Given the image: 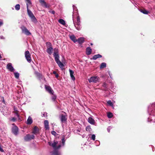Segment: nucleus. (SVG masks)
<instances>
[{
  "label": "nucleus",
  "instance_id": "5701e85b",
  "mask_svg": "<svg viewBox=\"0 0 155 155\" xmlns=\"http://www.w3.org/2000/svg\"><path fill=\"white\" fill-rule=\"evenodd\" d=\"M70 39L74 43L77 41V40L76 39L75 36L74 35H72L70 36Z\"/></svg>",
  "mask_w": 155,
  "mask_h": 155
},
{
  "label": "nucleus",
  "instance_id": "20e7f679",
  "mask_svg": "<svg viewBox=\"0 0 155 155\" xmlns=\"http://www.w3.org/2000/svg\"><path fill=\"white\" fill-rule=\"evenodd\" d=\"M53 55L54 58L56 62L58 65L61 68H63L64 65L59 59V56L58 54V48H55L54 49Z\"/></svg>",
  "mask_w": 155,
  "mask_h": 155
},
{
  "label": "nucleus",
  "instance_id": "aec40b11",
  "mask_svg": "<svg viewBox=\"0 0 155 155\" xmlns=\"http://www.w3.org/2000/svg\"><path fill=\"white\" fill-rule=\"evenodd\" d=\"M88 121L91 124L94 125L95 123V120L91 117H89L88 119Z\"/></svg>",
  "mask_w": 155,
  "mask_h": 155
},
{
  "label": "nucleus",
  "instance_id": "3c124183",
  "mask_svg": "<svg viewBox=\"0 0 155 155\" xmlns=\"http://www.w3.org/2000/svg\"><path fill=\"white\" fill-rule=\"evenodd\" d=\"M106 84L105 83H104V84H103V86L104 87H105L106 86Z\"/></svg>",
  "mask_w": 155,
  "mask_h": 155
},
{
  "label": "nucleus",
  "instance_id": "e433bc0d",
  "mask_svg": "<svg viewBox=\"0 0 155 155\" xmlns=\"http://www.w3.org/2000/svg\"><path fill=\"white\" fill-rule=\"evenodd\" d=\"M91 139L94 140H95V135L94 134H92L91 136Z\"/></svg>",
  "mask_w": 155,
  "mask_h": 155
},
{
  "label": "nucleus",
  "instance_id": "a18cd8bd",
  "mask_svg": "<svg viewBox=\"0 0 155 155\" xmlns=\"http://www.w3.org/2000/svg\"><path fill=\"white\" fill-rule=\"evenodd\" d=\"M89 129H91V128L90 126H87L86 127V130H89Z\"/></svg>",
  "mask_w": 155,
  "mask_h": 155
},
{
  "label": "nucleus",
  "instance_id": "6ab92c4d",
  "mask_svg": "<svg viewBox=\"0 0 155 155\" xmlns=\"http://www.w3.org/2000/svg\"><path fill=\"white\" fill-rule=\"evenodd\" d=\"M102 57V55L100 54H97L95 55H94L93 58H91V59H93L94 60H96L97 58H101Z\"/></svg>",
  "mask_w": 155,
  "mask_h": 155
},
{
  "label": "nucleus",
  "instance_id": "5fc2aeb1",
  "mask_svg": "<svg viewBox=\"0 0 155 155\" xmlns=\"http://www.w3.org/2000/svg\"><path fill=\"white\" fill-rule=\"evenodd\" d=\"M3 102H4V103L5 102V101L4 100H3Z\"/></svg>",
  "mask_w": 155,
  "mask_h": 155
},
{
  "label": "nucleus",
  "instance_id": "6e6552de",
  "mask_svg": "<svg viewBox=\"0 0 155 155\" xmlns=\"http://www.w3.org/2000/svg\"><path fill=\"white\" fill-rule=\"evenodd\" d=\"M21 29L23 33L27 35H31V33L29 30L25 27L23 26L21 27Z\"/></svg>",
  "mask_w": 155,
  "mask_h": 155
},
{
  "label": "nucleus",
  "instance_id": "09e8293b",
  "mask_svg": "<svg viewBox=\"0 0 155 155\" xmlns=\"http://www.w3.org/2000/svg\"><path fill=\"white\" fill-rule=\"evenodd\" d=\"M0 38L1 39H4L5 38L2 36H0Z\"/></svg>",
  "mask_w": 155,
  "mask_h": 155
},
{
  "label": "nucleus",
  "instance_id": "2f4dec72",
  "mask_svg": "<svg viewBox=\"0 0 155 155\" xmlns=\"http://www.w3.org/2000/svg\"><path fill=\"white\" fill-rule=\"evenodd\" d=\"M37 75L38 77L40 79H42L43 78V76L42 74H40L39 73H37Z\"/></svg>",
  "mask_w": 155,
  "mask_h": 155
},
{
  "label": "nucleus",
  "instance_id": "9d476101",
  "mask_svg": "<svg viewBox=\"0 0 155 155\" xmlns=\"http://www.w3.org/2000/svg\"><path fill=\"white\" fill-rule=\"evenodd\" d=\"M34 138L35 136L33 134H28L25 137L24 139L26 141H28L34 139Z\"/></svg>",
  "mask_w": 155,
  "mask_h": 155
},
{
  "label": "nucleus",
  "instance_id": "4468645a",
  "mask_svg": "<svg viewBox=\"0 0 155 155\" xmlns=\"http://www.w3.org/2000/svg\"><path fill=\"white\" fill-rule=\"evenodd\" d=\"M39 129L36 126H35L33 128L32 133L35 134H37L39 133Z\"/></svg>",
  "mask_w": 155,
  "mask_h": 155
},
{
  "label": "nucleus",
  "instance_id": "7ed1b4c3",
  "mask_svg": "<svg viewBox=\"0 0 155 155\" xmlns=\"http://www.w3.org/2000/svg\"><path fill=\"white\" fill-rule=\"evenodd\" d=\"M58 142L57 141H54L52 143V142H49L48 143V144L51 146L54 149V150L52 152V155H61V153L58 151V149H59L61 147V145L60 144L57 146Z\"/></svg>",
  "mask_w": 155,
  "mask_h": 155
},
{
  "label": "nucleus",
  "instance_id": "4c0bfd02",
  "mask_svg": "<svg viewBox=\"0 0 155 155\" xmlns=\"http://www.w3.org/2000/svg\"><path fill=\"white\" fill-rule=\"evenodd\" d=\"M16 119L15 117H12L10 119V120L13 121L15 122L16 120Z\"/></svg>",
  "mask_w": 155,
  "mask_h": 155
},
{
  "label": "nucleus",
  "instance_id": "473e14b6",
  "mask_svg": "<svg viewBox=\"0 0 155 155\" xmlns=\"http://www.w3.org/2000/svg\"><path fill=\"white\" fill-rule=\"evenodd\" d=\"M57 98V97L55 95H54L53 94V96H52V101H54L55 102L56 101V100Z\"/></svg>",
  "mask_w": 155,
  "mask_h": 155
},
{
  "label": "nucleus",
  "instance_id": "f3484780",
  "mask_svg": "<svg viewBox=\"0 0 155 155\" xmlns=\"http://www.w3.org/2000/svg\"><path fill=\"white\" fill-rule=\"evenodd\" d=\"M60 118L61 123H65L66 121L67 118L66 116L64 115H62Z\"/></svg>",
  "mask_w": 155,
  "mask_h": 155
},
{
  "label": "nucleus",
  "instance_id": "c85d7f7f",
  "mask_svg": "<svg viewBox=\"0 0 155 155\" xmlns=\"http://www.w3.org/2000/svg\"><path fill=\"white\" fill-rule=\"evenodd\" d=\"M107 116L108 118H111L113 117V114L112 113L110 112H108L107 114Z\"/></svg>",
  "mask_w": 155,
  "mask_h": 155
},
{
  "label": "nucleus",
  "instance_id": "39448f33",
  "mask_svg": "<svg viewBox=\"0 0 155 155\" xmlns=\"http://www.w3.org/2000/svg\"><path fill=\"white\" fill-rule=\"evenodd\" d=\"M27 9L28 15L31 18V21L35 22L37 21V20L32 12L28 8V4H27Z\"/></svg>",
  "mask_w": 155,
  "mask_h": 155
},
{
  "label": "nucleus",
  "instance_id": "8fccbe9b",
  "mask_svg": "<svg viewBox=\"0 0 155 155\" xmlns=\"http://www.w3.org/2000/svg\"><path fill=\"white\" fill-rule=\"evenodd\" d=\"M3 24V22L2 21H0V26L2 25Z\"/></svg>",
  "mask_w": 155,
  "mask_h": 155
},
{
  "label": "nucleus",
  "instance_id": "72a5a7b5",
  "mask_svg": "<svg viewBox=\"0 0 155 155\" xmlns=\"http://www.w3.org/2000/svg\"><path fill=\"white\" fill-rule=\"evenodd\" d=\"M14 110L15 111V114H16L17 117L18 118V119L20 120V118H19V115L18 114V111L15 109H14Z\"/></svg>",
  "mask_w": 155,
  "mask_h": 155
},
{
  "label": "nucleus",
  "instance_id": "c756f323",
  "mask_svg": "<svg viewBox=\"0 0 155 155\" xmlns=\"http://www.w3.org/2000/svg\"><path fill=\"white\" fill-rule=\"evenodd\" d=\"M20 5L19 4H17L15 6V8L16 10L18 11L20 9Z\"/></svg>",
  "mask_w": 155,
  "mask_h": 155
},
{
  "label": "nucleus",
  "instance_id": "f257e3e1",
  "mask_svg": "<svg viewBox=\"0 0 155 155\" xmlns=\"http://www.w3.org/2000/svg\"><path fill=\"white\" fill-rule=\"evenodd\" d=\"M73 8L74 12L72 15V19L74 24L76 28L79 31L81 30V25L80 24V18L78 15L76 7L73 5Z\"/></svg>",
  "mask_w": 155,
  "mask_h": 155
},
{
  "label": "nucleus",
  "instance_id": "a19ab883",
  "mask_svg": "<svg viewBox=\"0 0 155 155\" xmlns=\"http://www.w3.org/2000/svg\"><path fill=\"white\" fill-rule=\"evenodd\" d=\"M95 143L97 144V145H96L97 146H98L100 144V142L99 141H98V140L96 141Z\"/></svg>",
  "mask_w": 155,
  "mask_h": 155
},
{
  "label": "nucleus",
  "instance_id": "b1692460",
  "mask_svg": "<svg viewBox=\"0 0 155 155\" xmlns=\"http://www.w3.org/2000/svg\"><path fill=\"white\" fill-rule=\"evenodd\" d=\"M78 43L80 44H81L83 43L84 41V38H80L78 39L77 40Z\"/></svg>",
  "mask_w": 155,
  "mask_h": 155
},
{
  "label": "nucleus",
  "instance_id": "c03bdc74",
  "mask_svg": "<svg viewBox=\"0 0 155 155\" xmlns=\"http://www.w3.org/2000/svg\"><path fill=\"white\" fill-rule=\"evenodd\" d=\"M51 134L53 135H55L56 134V132L54 131H52L51 132Z\"/></svg>",
  "mask_w": 155,
  "mask_h": 155
},
{
  "label": "nucleus",
  "instance_id": "ddd939ff",
  "mask_svg": "<svg viewBox=\"0 0 155 155\" xmlns=\"http://www.w3.org/2000/svg\"><path fill=\"white\" fill-rule=\"evenodd\" d=\"M39 1L42 6H44L46 8H49V5L48 4H47L44 0H39Z\"/></svg>",
  "mask_w": 155,
  "mask_h": 155
},
{
  "label": "nucleus",
  "instance_id": "4be33fe9",
  "mask_svg": "<svg viewBox=\"0 0 155 155\" xmlns=\"http://www.w3.org/2000/svg\"><path fill=\"white\" fill-rule=\"evenodd\" d=\"M48 124V120H46L44 121L45 127L46 130H48L49 129Z\"/></svg>",
  "mask_w": 155,
  "mask_h": 155
},
{
  "label": "nucleus",
  "instance_id": "9b49d317",
  "mask_svg": "<svg viewBox=\"0 0 155 155\" xmlns=\"http://www.w3.org/2000/svg\"><path fill=\"white\" fill-rule=\"evenodd\" d=\"M45 88L46 90L50 94H53L54 93V91L52 89L51 87L47 85H45Z\"/></svg>",
  "mask_w": 155,
  "mask_h": 155
},
{
  "label": "nucleus",
  "instance_id": "58836bf2",
  "mask_svg": "<svg viewBox=\"0 0 155 155\" xmlns=\"http://www.w3.org/2000/svg\"><path fill=\"white\" fill-rule=\"evenodd\" d=\"M50 13H51V14H55V12L54 11H53V10H50L49 11V12Z\"/></svg>",
  "mask_w": 155,
  "mask_h": 155
},
{
  "label": "nucleus",
  "instance_id": "f8f14e48",
  "mask_svg": "<svg viewBox=\"0 0 155 155\" xmlns=\"http://www.w3.org/2000/svg\"><path fill=\"white\" fill-rule=\"evenodd\" d=\"M7 69L9 71L11 72H13L15 70V69L12 66V63H9L7 65Z\"/></svg>",
  "mask_w": 155,
  "mask_h": 155
},
{
  "label": "nucleus",
  "instance_id": "c9c22d12",
  "mask_svg": "<svg viewBox=\"0 0 155 155\" xmlns=\"http://www.w3.org/2000/svg\"><path fill=\"white\" fill-rule=\"evenodd\" d=\"M65 142V140L64 139V138H63L62 140V144L61 145L60 144L61 146H64V143Z\"/></svg>",
  "mask_w": 155,
  "mask_h": 155
},
{
  "label": "nucleus",
  "instance_id": "37998d69",
  "mask_svg": "<svg viewBox=\"0 0 155 155\" xmlns=\"http://www.w3.org/2000/svg\"><path fill=\"white\" fill-rule=\"evenodd\" d=\"M47 113L45 112H44L42 114V116L45 117L47 115Z\"/></svg>",
  "mask_w": 155,
  "mask_h": 155
},
{
  "label": "nucleus",
  "instance_id": "2eb2a0df",
  "mask_svg": "<svg viewBox=\"0 0 155 155\" xmlns=\"http://www.w3.org/2000/svg\"><path fill=\"white\" fill-rule=\"evenodd\" d=\"M69 72L70 74V75L71 77L72 80L74 81L75 79V78L74 75V72L70 69H69Z\"/></svg>",
  "mask_w": 155,
  "mask_h": 155
},
{
  "label": "nucleus",
  "instance_id": "7c9ffc66",
  "mask_svg": "<svg viewBox=\"0 0 155 155\" xmlns=\"http://www.w3.org/2000/svg\"><path fill=\"white\" fill-rule=\"evenodd\" d=\"M15 77L17 79L19 78V74L18 72H15L14 73Z\"/></svg>",
  "mask_w": 155,
  "mask_h": 155
},
{
  "label": "nucleus",
  "instance_id": "49530a36",
  "mask_svg": "<svg viewBox=\"0 0 155 155\" xmlns=\"http://www.w3.org/2000/svg\"><path fill=\"white\" fill-rule=\"evenodd\" d=\"M29 4H31V2L30 0H25Z\"/></svg>",
  "mask_w": 155,
  "mask_h": 155
},
{
  "label": "nucleus",
  "instance_id": "de8ad7c7",
  "mask_svg": "<svg viewBox=\"0 0 155 155\" xmlns=\"http://www.w3.org/2000/svg\"><path fill=\"white\" fill-rule=\"evenodd\" d=\"M0 151L2 152H4V150L1 147L0 148Z\"/></svg>",
  "mask_w": 155,
  "mask_h": 155
},
{
  "label": "nucleus",
  "instance_id": "ea45409f",
  "mask_svg": "<svg viewBox=\"0 0 155 155\" xmlns=\"http://www.w3.org/2000/svg\"><path fill=\"white\" fill-rule=\"evenodd\" d=\"M107 72H108V74H109V76H110V78L111 79H112V76H111V74H110V71H107Z\"/></svg>",
  "mask_w": 155,
  "mask_h": 155
},
{
  "label": "nucleus",
  "instance_id": "dca6fc26",
  "mask_svg": "<svg viewBox=\"0 0 155 155\" xmlns=\"http://www.w3.org/2000/svg\"><path fill=\"white\" fill-rule=\"evenodd\" d=\"M86 54L87 55L91 54L92 52V49L89 47H87L86 49Z\"/></svg>",
  "mask_w": 155,
  "mask_h": 155
},
{
  "label": "nucleus",
  "instance_id": "412c9836",
  "mask_svg": "<svg viewBox=\"0 0 155 155\" xmlns=\"http://www.w3.org/2000/svg\"><path fill=\"white\" fill-rule=\"evenodd\" d=\"M33 122V120L31 117L30 116H29L27 120V124H31Z\"/></svg>",
  "mask_w": 155,
  "mask_h": 155
},
{
  "label": "nucleus",
  "instance_id": "603ef678",
  "mask_svg": "<svg viewBox=\"0 0 155 155\" xmlns=\"http://www.w3.org/2000/svg\"><path fill=\"white\" fill-rule=\"evenodd\" d=\"M58 74H55V77L56 78H58Z\"/></svg>",
  "mask_w": 155,
  "mask_h": 155
},
{
  "label": "nucleus",
  "instance_id": "f03ea898",
  "mask_svg": "<svg viewBox=\"0 0 155 155\" xmlns=\"http://www.w3.org/2000/svg\"><path fill=\"white\" fill-rule=\"evenodd\" d=\"M147 111L149 115L148 118V121L155 123V102L148 106Z\"/></svg>",
  "mask_w": 155,
  "mask_h": 155
},
{
  "label": "nucleus",
  "instance_id": "864d4df0",
  "mask_svg": "<svg viewBox=\"0 0 155 155\" xmlns=\"http://www.w3.org/2000/svg\"><path fill=\"white\" fill-rule=\"evenodd\" d=\"M53 74H57V73H56V71H54L53 72Z\"/></svg>",
  "mask_w": 155,
  "mask_h": 155
},
{
  "label": "nucleus",
  "instance_id": "423d86ee",
  "mask_svg": "<svg viewBox=\"0 0 155 155\" xmlns=\"http://www.w3.org/2000/svg\"><path fill=\"white\" fill-rule=\"evenodd\" d=\"M88 80L90 83H96L99 81L100 78L97 76H95L91 77Z\"/></svg>",
  "mask_w": 155,
  "mask_h": 155
},
{
  "label": "nucleus",
  "instance_id": "a211bd4d",
  "mask_svg": "<svg viewBox=\"0 0 155 155\" xmlns=\"http://www.w3.org/2000/svg\"><path fill=\"white\" fill-rule=\"evenodd\" d=\"M53 51V48L52 47L47 48V52L49 55H51Z\"/></svg>",
  "mask_w": 155,
  "mask_h": 155
},
{
  "label": "nucleus",
  "instance_id": "f704fd0d",
  "mask_svg": "<svg viewBox=\"0 0 155 155\" xmlns=\"http://www.w3.org/2000/svg\"><path fill=\"white\" fill-rule=\"evenodd\" d=\"M107 103L108 105H109L110 106H112V107L113 106V104L111 101H110V100L108 101L107 102Z\"/></svg>",
  "mask_w": 155,
  "mask_h": 155
},
{
  "label": "nucleus",
  "instance_id": "cd10ccee",
  "mask_svg": "<svg viewBox=\"0 0 155 155\" xmlns=\"http://www.w3.org/2000/svg\"><path fill=\"white\" fill-rule=\"evenodd\" d=\"M46 45L47 47V48H48L49 47H52V45L51 43L49 42H47L46 43Z\"/></svg>",
  "mask_w": 155,
  "mask_h": 155
},
{
  "label": "nucleus",
  "instance_id": "1a4fd4ad",
  "mask_svg": "<svg viewBox=\"0 0 155 155\" xmlns=\"http://www.w3.org/2000/svg\"><path fill=\"white\" fill-rule=\"evenodd\" d=\"M25 56L27 61L29 63H31V55L29 52L28 51H25Z\"/></svg>",
  "mask_w": 155,
  "mask_h": 155
},
{
  "label": "nucleus",
  "instance_id": "a878e982",
  "mask_svg": "<svg viewBox=\"0 0 155 155\" xmlns=\"http://www.w3.org/2000/svg\"><path fill=\"white\" fill-rule=\"evenodd\" d=\"M58 22L61 24L64 25L65 24V21L62 19H60L58 21Z\"/></svg>",
  "mask_w": 155,
  "mask_h": 155
},
{
  "label": "nucleus",
  "instance_id": "6e6d98bb",
  "mask_svg": "<svg viewBox=\"0 0 155 155\" xmlns=\"http://www.w3.org/2000/svg\"><path fill=\"white\" fill-rule=\"evenodd\" d=\"M91 45H93V44L92 43H91Z\"/></svg>",
  "mask_w": 155,
  "mask_h": 155
},
{
  "label": "nucleus",
  "instance_id": "0eeeda50",
  "mask_svg": "<svg viewBox=\"0 0 155 155\" xmlns=\"http://www.w3.org/2000/svg\"><path fill=\"white\" fill-rule=\"evenodd\" d=\"M12 125L14 126L12 128V132L15 135H17L18 134V127L15 125V124H13Z\"/></svg>",
  "mask_w": 155,
  "mask_h": 155
},
{
  "label": "nucleus",
  "instance_id": "bb28decb",
  "mask_svg": "<svg viewBox=\"0 0 155 155\" xmlns=\"http://www.w3.org/2000/svg\"><path fill=\"white\" fill-rule=\"evenodd\" d=\"M106 67V63L103 62L101 63L100 66V69H103Z\"/></svg>",
  "mask_w": 155,
  "mask_h": 155
},
{
  "label": "nucleus",
  "instance_id": "393cba45",
  "mask_svg": "<svg viewBox=\"0 0 155 155\" xmlns=\"http://www.w3.org/2000/svg\"><path fill=\"white\" fill-rule=\"evenodd\" d=\"M140 11L141 12L147 15L149 13V12L147 11V10L144 9H141L140 10Z\"/></svg>",
  "mask_w": 155,
  "mask_h": 155
},
{
  "label": "nucleus",
  "instance_id": "79ce46f5",
  "mask_svg": "<svg viewBox=\"0 0 155 155\" xmlns=\"http://www.w3.org/2000/svg\"><path fill=\"white\" fill-rule=\"evenodd\" d=\"M112 128V127H109L107 129V131L108 132H110V129L111 128Z\"/></svg>",
  "mask_w": 155,
  "mask_h": 155
},
{
  "label": "nucleus",
  "instance_id": "4d7b16f0",
  "mask_svg": "<svg viewBox=\"0 0 155 155\" xmlns=\"http://www.w3.org/2000/svg\"><path fill=\"white\" fill-rule=\"evenodd\" d=\"M1 148V146H0V148Z\"/></svg>",
  "mask_w": 155,
  "mask_h": 155
}]
</instances>
